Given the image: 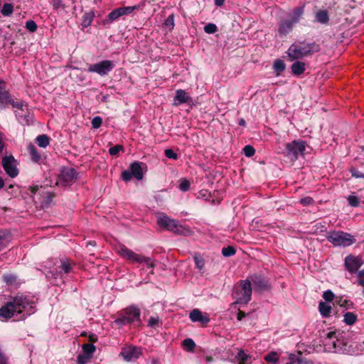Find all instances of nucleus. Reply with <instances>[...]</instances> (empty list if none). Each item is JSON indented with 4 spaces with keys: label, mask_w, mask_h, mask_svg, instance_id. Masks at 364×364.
<instances>
[{
    "label": "nucleus",
    "mask_w": 364,
    "mask_h": 364,
    "mask_svg": "<svg viewBox=\"0 0 364 364\" xmlns=\"http://www.w3.org/2000/svg\"><path fill=\"white\" fill-rule=\"evenodd\" d=\"M34 309L35 302L32 299L23 294H17L0 308V317L8 319L12 318L15 313L24 311H26V315H31L34 313Z\"/></svg>",
    "instance_id": "1"
},
{
    "label": "nucleus",
    "mask_w": 364,
    "mask_h": 364,
    "mask_svg": "<svg viewBox=\"0 0 364 364\" xmlns=\"http://www.w3.org/2000/svg\"><path fill=\"white\" fill-rule=\"evenodd\" d=\"M343 332L329 331L326 334L325 346H328L329 351L336 353H348L350 345L344 339Z\"/></svg>",
    "instance_id": "2"
},
{
    "label": "nucleus",
    "mask_w": 364,
    "mask_h": 364,
    "mask_svg": "<svg viewBox=\"0 0 364 364\" xmlns=\"http://www.w3.org/2000/svg\"><path fill=\"white\" fill-rule=\"evenodd\" d=\"M319 51V46L315 43L306 41L293 43L287 50V55L291 60L303 58Z\"/></svg>",
    "instance_id": "3"
},
{
    "label": "nucleus",
    "mask_w": 364,
    "mask_h": 364,
    "mask_svg": "<svg viewBox=\"0 0 364 364\" xmlns=\"http://www.w3.org/2000/svg\"><path fill=\"white\" fill-rule=\"evenodd\" d=\"M114 323L122 327L126 325H132L135 323H141V310L138 306L132 304L117 313V318Z\"/></svg>",
    "instance_id": "4"
},
{
    "label": "nucleus",
    "mask_w": 364,
    "mask_h": 364,
    "mask_svg": "<svg viewBox=\"0 0 364 364\" xmlns=\"http://www.w3.org/2000/svg\"><path fill=\"white\" fill-rule=\"evenodd\" d=\"M11 101L9 105L12 106L18 121L22 124H32L34 119L33 112L28 104L23 101H14L12 97Z\"/></svg>",
    "instance_id": "5"
},
{
    "label": "nucleus",
    "mask_w": 364,
    "mask_h": 364,
    "mask_svg": "<svg viewBox=\"0 0 364 364\" xmlns=\"http://www.w3.org/2000/svg\"><path fill=\"white\" fill-rule=\"evenodd\" d=\"M309 147L307 143L301 139H294L287 143L283 151L284 155L291 162H295L299 156H304L306 149Z\"/></svg>",
    "instance_id": "6"
},
{
    "label": "nucleus",
    "mask_w": 364,
    "mask_h": 364,
    "mask_svg": "<svg viewBox=\"0 0 364 364\" xmlns=\"http://www.w3.org/2000/svg\"><path fill=\"white\" fill-rule=\"evenodd\" d=\"M252 288L249 279L240 280L235 286L233 296L237 304H247L252 299Z\"/></svg>",
    "instance_id": "7"
},
{
    "label": "nucleus",
    "mask_w": 364,
    "mask_h": 364,
    "mask_svg": "<svg viewBox=\"0 0 364 364\" xmlns=\"http://www.w3.org/2000/svg\"><path fill=\"white\" fill-rule=\"evenodd\" d=\"M304 14V6H298L289 14V18L280 21L278 31L281 35H286L291 32L294 26L299 23Z\"/></svg>",
    "instance_id": "8"
},
{
    "label": "nucleus",
    "mask_w": 364,
    "mask_h": 364,
    "mask_svg": "<svg viewBox=\"0 0 364 364\" xmlns=\"http://www.w3.org/2000/svg\"><path fill=\"white\" fill-rule=\"evenodd\" d=\"M327 240L334 246L348 247L356 241L353 235L343 231H331L326 235Z\"/></svg>",
    "instance_id": "9"
},
{
    "label": "nucleus",
    "mask_w": 364,
    "mask_h": 364,
    "mask_svg": "<svg viewBox=\"0 0 364 364\" xmlns=\"http://www.w3.org/2000/svg\"><path fill=\"white\" fill-rule=\"evenodd\" d=\"M79 178V173L73 168L68 166H62L60 169L58 185L68 186L73 184Z\"/></svg>",
    "instance_id": "10"
},
{
    "label": "nucleus",
    "mask_w": 364,
    "mask_h": 364,
    "mask_svg": "<svg viewBox=\"0 0 364 364\" xmlns=\"http://www.w3.org/2000/svg\"><path fill=\"white\" fill-rule=\"evenodd\" d=\"M114 63L109 60L100 61L89 65L88 72L96 73L100 75H107L114 68Z\"/></svg>",
    "instance_id": "11"
},
{
    "label": "nucleus",
    "mask_w": 364,
    "mask_h": 364,
    "mask_svg": "<svg viewBox=\"0 0 364 364\" xmlns=\"http://www.w3.org/2000/svg\"><path fill=\"white\" fill-rule=\"evenodd\" d=\"M254 285L255 291H268L270 289V284L268 279L262 274H254L248 278Z\"/></svg>",
    "instance_id": "12"
},
{
    "label": "nucleus",
    "mask_w": 364,
    "mask_h": 364,
    "mask_svg": "<svg viewBox=\"0 0 364 364\" xmlns=\"http://www.w3.org/2000/svg\"><path fill=\"white\" fill-rule=\"evenodd\" d=\"M118 252L122 257L130 263H142L143 255L135 253L124 245L119 246Z\"/></svg>",
    "instance_id": "13"
},
{
    "label": "nucleus",
    "mask_w": 364,
    "mask_h": 364,
    "mask_svg": "<svg viewBox=\"0 0 364 364\" xmlns=\"http://www.w3.org/2000/svg\"><path fill=\"white\" fill-rule=\"evenodd\" d=\"M118 252L122 257L130 263H142L143 255L135 253L124 245L119 246Z\"/></svg>",
    "instance_id": "14"
},
{
    "label": "nucleus",
    "mask_w": 364,
    "mask_h": 364,
    "mask_svg": "<svg viewBox=\"0 0 364 364\" xmlns=\"http://www.w3.org/2000/svg\"><path fill=\"white\" fill-rule=\"evenodd\" d=\"M2 166L6 174L11 178H15L18 174L16 161L13 156H6L2 158Z\"/></svg>",
    "instance_id": "15"
},
{
    "label": "nucleus",
    "mask_w": 364,
    "mask_h": 364,
    "mask_svg": "<svg viewBox=\"0 0 364 364\" xmlns=\"http://www.w3.org/2000/svg\"><path fill=\"white\" fill-rule=\"evenodd\" d=\"M363 264L362 258L358 256L348 255L344 260V266L347 271L351 274L358 272L359 268Z\"/></svg>",
    "instance_id": "16"
},
{
    "label": "nucleus",
    "mask_w": 364,
    "mask_h": 364,
    "mask_svg": "<svg viewBox=\"0 0 364 364\" xmlns=\"http://www.w3.org/2000/svg\"><path fill=\"white\" fill-rule=\"evenodd\" d=\"M158 224L161 227H163L166 230L173 232L176 234L179 235L182 232V231L180 229L181 227L178 225V222L176 220L171 219L169 217L166 215L159 217Z\"/></svg>",
    "instance_id": "17"
},
{
    "label": "nucleus",
    "mask_w": 364,
    "mask_h": 364,
    "mask_svg": "<svg viewBox=\"0 0 364 364\" xmlns=\"http://www.w3.org/2000/svg\"><path fill=\"white\" fill-rule=\"evenodd\" d=\"M141 355V348L136 346L123 348L120 353V355L127 362L137 360Z\"/></svg>",
    "instance_id": "18"
},
{
    "label": "nucleus",
    "mask_w": 364,
    "mask_h": 364,
    "mask_svg": "<svg viewBox=\"0 0 364 364\" xmlns=\"http://www.w3.org/2000/svg\"><path fill=\"white\" fill-rule=\"evenodd\" d=\"M189 318L193 322H199L203 326H206L210 319L206 313H203L200 310L195 309L191 311Z\"/></svg>",
    "instance_id": "19"
},
{
    "label": "nucleus",
    "mask_w": 364,
    "mask_h": 364,
    "mask_svg": "<svg viewBox=\"0 0 364 364\" xmlns=\"http://www.w3.org/2000/svg\"><path fill=\"white\" fill-rule=\"evenodd\" d=\"M11 100V95L6 90V82L0 79V106L7 107Z\"/></svg>",
    "instance_id": "20"
},
{
    "label": "nucleus",
    "mask_w": 364,
    "mask_h": 364,
    "mask_svg": "<svg viewBox=\"0 0 364 364\" xmlns=\"http://www.w3.org/2000/svg\"><path fill=\"white\" fill-rule=\"evenodd\" d=\"M191 100V97L183 90H177L176 95L173 99V105L178 106L179 105L187 103Z\"/></svg>",
    "instance_id": "21"
},
{
    "label": "nucleus",
    "mask_w": 364,
    "mask_h": 364,
    "mask_svg": "<svg viewBox=\"0 0 364 364\" xmlns=\"http://www.w3.org/2000/svg\"><path fill=\"white\" fill-rule=\"evenodd\" d=\"M145 164L144 163L134 161L130 165V171L133 176L137 180H141L143 178V171L141 166Z\"/></svg>",
    "instance_id": "22"
},
{
    "label": "nucleus",
    "mask_w": 364,
    "mask_h": 364,
    "mask_svg": "<svg viewBox=\"0 0 364 364\" xmlns=\"http://www.w3.org/2000/svg\"><path fill=\"white\" fill-rule=\"evenodd\" d=\"M27 150L32 161L40 164L42 160V156L41 154L38 152L36 147L33 144H30L27 147Z\"/></svg>",
    "instance_id": "23"
},
{
    "label": "nucleus",
    "mask_w": 364,
    "mask_h": 364,
    "mask_svg": "<svg viewBox=\"0 0 364 364\" xmlns=\"http://www.w3.org/2000/svg\"><path fill=\"white\" fill-rule=\"evenodd\" d=\"M10 240V232L8 230H0V251L7 246Z\"/></svg>",
    "instance_id": "24"
},
{
    "label": "nucleus",
    "mask_w": 364,
    "mask_h": 364,
    "mask_svg": "<svg viewBox=\"0 0 364 364\" xmlns=\"http://www.w3.org/2000/svg\"><path fill=\"white\" fill-rule=\"evenodd\" d=\"M251 356L246 354L243 350H240L235 357V363L237 364H250Z\"/></svg>",
    "instance_id": "25"
},
{
    "label": "nucleus",
    "mask_w": 364,
    "mask_h": 364,
    "mask_svg": "<svg viewBox=\"0 0 364 364\" xmlns=\"http://www.w3.org/2000/svg\"><path fill=\"white\" fill-rule=\"evenodd\" d=\"M305 63L301 61H296L291 66V72L294 75L299 76L303 74L306 70Z\"/></svg>",
    "instance_id": "26"
},
{
    "label": "nucleus",
    "mask_w": 364,
    "mask_h": 364,
    "mask_svg": "<svg viewBox=\"0 0 364 364\" xmlns=\"http://www.w3.org/2000/svg\"><path fill=\"white\" fill-rule=\"evenodd\" d=\"M145 7V1H142L138 4L133 6H124L120 7L122 10V15H128L133 12L135 10H141Z\"/></svg>",
    "instance_id": "27"
},
{
    "label": "nucleus",
    "mask_w": 364,
    "mask_h": 364,
    "mask_svg": "<svg viewBox=\"0 0 364 364\" xmlns=\"http://www.w3.org/2000/svg\"><path fill=\"white\" fill-rule=\"evenodd\" d=\"M316 21L320 23L326 24L329 21L328 13L326 10H320L316 13Z\"/></svg>",
    "instance_id": "28"
},
{
    "label": "nucleus",
    "mask_w": 364,
    "mask_h": 364,
    "mask_svg": "<svg viewBox=\"0 0 364 364\" xmlns=\"http://www.w3.org/2000/svg\"><path fill=\"white\" fill-rule=\"evenodd\" d=\"M318 310L323 317H328L331 313V306L326 302L321 301L318 304Z\"/></svg>",
    "instance_id": "29"
},
{
    "label": "nucleus",
    "mask_w": 364,
    "mask_h": 364,
    "mask_svg": "<svg viewBox=\"0 0 364 364\" xmlns=\"http://www.w3.org/2000/svg\"><path fill=\"white\" fill-rule=\"evenodd\" d=\"M83 354L92 358L93 353L96 350V347L92 343H85L82 346Z\"/></svg>",
    "instance_id": "30"
},
{
    "label": "nucleus",
    "mask_w": 364,
    "mask_h": 364,
    "mask_svg": "<svg viewBox=\"0 0 364 364\" xmlns=\"http://www.w3.org/2000/svg\"><path fill=\"white\" fill-rule=\"evenodd\" d=\"M273 68L279 75L282 72L285 70L286 65L282 60L277 59L274 62Z\"/></svg>",
    "instance_id": "31"
},
{
    "label": "nucleus",
    "mask_w": 364,
    "mask_h": 364,
    "mask_svg": "<svg viewBox=\"0 0 364 364\" xmlns=\"http://www.w3.org/2000/svg\"><path fill=\"white\" fill-rule=\"evenodd\" d=\"M279 355L275 351H272L264 356V360L267 363L276 364L279 360Z\"/></svg>",
    "instance_id": "32"
},
{
    "label": "nucleus",
    "mask_w": 364,
    "mask_h": 364,
    "mask_svg": "<svg viewBox=\"0 0 364 364\" xmlns=\"http://www.w3.org/2000/svg\"><path fill=\"white\" fill-rule=\"evenodd\" d=\"M357 321V315L353 312H347L344 314V322L347 325H353Z\"/></svg>",
    "instance_id": "33"
},
{
    "label": "nucleus",
    "mask_w": 364,
    "mask_h": 364,
    "mask_svg": "<svg viewBox=\"0 0 364 364\" xmlns=\"http://www.w3.org/2000/svg\"><path fill=\"white\" fill-rule=\"evenodd\" d=\"M193 259H194L196 266L198 269L201 270L204 268L205 259L200 255L196 253L194 255Z\"/></svg>",
    "instance_id": "34"
},
{
    "label": "nucleus",
    "mask_w": 364,
    "mask_h": 364,
    "mask_svg": "<svg viewBox=\"0 0 364 364\" xmlns=\"http://www.w3.org/2000/svg\"><path fill=\"white\" fill-rule=\"evenodd\" d=\"M94 18L93 12H89L85 14L82 17V25L83 27H87L91 25Z\"/></svg>",
    "instance_id": "35"
},
{
    "label": "nucleus",
    "mask_w": 364,
    "mask_h": 364,
    "mask_svg": "<svg viewBox=\"0 0 364 364\" xmlns=\"http://www.w3.org/2000/svg\"><path fill=\"white\" fill-rule=\"evenodd\" d=\"M336 304L340 306L345 308L346 309H353L354 304L353 301L347 299H343L340 298L338 300H336Z\"/></svg>",
    "instance_id": "36"
},
{
    "label": "nucleus",
    "mask_w": 364,
    "mask_h": 364,
    "mask_svg": "<svg viewBox=\"0 0 364 364\" xmlns=\"http://www.w3.org/2000/svg\"><path fill=\"white\" fill-rule=\"evenodd\" d=\"M14 11V6L12 4L10 3H6L3 5V7L1 9V14L4 16H9L12 14Z\"/></svg>",
    "instance_id": "37"
},
{
    "label": "nucleus",
    "mask_w": 364,
    "mask_h": 364,
    "mask_svg": "<svg viewBox=\"0 0 364 364\" xmlns=\"http://www.w3.org/2000/svg\"><path fill=\"white\" fill-rule=\"evenodd\" d=\"M183 346L188 351H193L196 347V343L191 338H186L183 341Z\"/></svg>",
    "instance_id": "38"
},
{
    "label": "nucleus",
    "mask_w": 364,
    "mask_h": 364,
    "mask_svg": "<svg viewBox=\"0 0 364 364\" xmlns=\"http://www.w3.org/2000/svg\"><path fill=\"white\" fill-rule=\"evenodd\" d=\"M123 15L122 13L121 8H117V9L113 10L112 11H111L109 14L108 17L111 21H113L118 19L119 17H121Z\"/></svg>",
    "instance_id": "39"
},
{
    "label": "nucleus",
    "mask_w": 364,
    "mask_h": 364,
    "mask_svg": "<svg viewBox=\"0 0 364 364\" xmlns=\"http://www.w3.org/2000/svg\"><path fill=\"white\" fill-rule=\"evenodd\" d=\"M236 253V250L232 246L224 247L222 249V254L224 257H231L235 255Z\"/></svg>",
    "instance_id": "40"
},
{
    "label": "nucleus",
    "mask_w": 364,
    "mask_h": 364,
    "mask_svg": "<svg viewBox=\"0 0 364 364\" xmlns=\"http://www.w3.org/2000/svg\"><path fill=\"white\" fill-rule=\"evenodd\" d=\"M347 200L348 204L351 207H358L360 205V199L358 197L354 195H350L347 197Z\"/></svg>",
    "instance_id": "41"
},
{
    "label": "nucleus",
    "mask_w": 364,
    "mask_h": 364,
    "mask_svg": "<svg viewBox=\"0 0 364 364\" xmlns=\"http://www.w3.org/2000/svg\"><path fill=\"white\" fill-rule=\"evenodd\" d=\"M52 5L53 9L58 10H64L67 6L64 4V0H52Z\"/></svg>",
    "instance_id": "42"
},
{
    "label": "nucleus",
    "mask_w": 364,
    "mask_h": 364,
    "mask_svg": "<svg viewBox=\"0 0 364 364\" xmlns=\"http://www.w3.org/2000/svg\"><path fill=\"white\" fill-rule=\"evenodd\" d=\"M218 31V27L215 24L209 23L204 26V31L206 33H215Z\"/></svg>",
    "instance_id": "43"
},
{
    "label": "nucleus",
    "mask_w": 364,
    "mask_h": 364,
    "mask_svg": "<svg viewBox=\"0 0 364 364\" xmlns=\"http://www.w3.org/2000/svg\"><path fill=\"white\" fill-rule=\"evenodd\" d=\"M3 279L7 284L11 285L16 281L17 277L12 274H6L3 276Z\"/></svg>",
    "instance_id": "44"
},
{
    "label": "nucleus",
    "mask_w": 364,
    "mask_h": 364,
    "mask_svg": "<svg viewBox=\"0 0 364 364\" xmlns=\"http://www.w3.org/2000/svg\"><path fill=\"white\" fill-rule=\"evenodd\" d=\"M243 153L247 157H251L255 155V148L251 145H246L243 148Z\"/></svg>",
    "instance_id": "45"
},
{
    "label": "nucleus",
    "mask_w": 364,
    "mask_h": 364,
    "mask_svg": "<svg viewBox=\"0 0 364 364\" xmlns=\"http://www.w3.org/2000/svg\"><path fill=\"white\" fill-rule=\"evenodd\" d=\"M191 183L188 180L183 178L179 184V189L182 191H187L189 190Z\"/></svg>",
    "instance_id": "46"
},
{
    "label": "nucleus",
    "mask_w": 364,
    "mask_h": 364,
    "mask_svg": "<svg viewBox=\"0 0 364 364\" xmlns=\"http://www.w3.org/2000/svg\"><path fill=\"white\" fill-rule=\"evenodd\" d=\"M124 149V147L122 145L117 144L115 145L109 149V153L111 156H117L119 152Z\"/></svg>",
    "instance_id": "47"
},
{
    "label": "nucleus",
    "mask_w": 364,
    "mask_h": 364,
    "mask_svg": "<svg viewBox=\"0 0 364 364\" xmlns=\"http://www.w3.org/2000/svg\"><path fill=\"white\" fill-rule=\"evenodd\" d=\"M92 358L83 353L77 356V364H86Z\"/></svg>",
    "instance_id": "48"
},
{
    "label": "nucleus",
    "mask_w": 364,
    "mask_h": 364,
    "mask_svg": "<svg viewBox=\"0 0 364 364\" xmlns=\"http://www.w3.org/2000/svg\"><path fill=\"white\" fill-rule=\"evenodd\" d=\"M335 295L331 290H326L323 294V298L327 301L331 302L334 299Z\"/></svg>",
    "instance_id": "49"
},
{
    "label": "nucleus",
    "mask_w": 364,
    "mask_h": 364,
    "mask_svg": "<svg viewBox=\"0 0 364 364\" xmlns=\"http://www.w3.org/2000/svg\"><path fill=\"white\" fill-rule=\"evenodd\" d=\"M26 28L31 32H35L37 30V24L34 21L30 20L26 21Z\"/></svg>",
    "instance_id": "50"
},
{
    "label": "nucleus",
    "mask_w": 364,
    "mask_h": 364,
    "mask_svg": "<svg viewBox=\"0 0 364 364\" xmlns=\"http://www.w3.org/2000/svg\"><path fill=\"white\" fill-rule=\"evenodd\" d=\"M132 176L131 171L129 170H124L121 173V178L125 182L129 181Z\"/></svg>",
    "instance_id": "51"
},
{
    "label": "nucleus",
    "mask_w": 364,
    "mask_h": 364,
    "mask_svg": "<svg viewBox=\"0 0 364 364\" xmlns=\"http://www.w3.org/2000/svg\"><path fill=\"white\" fill-rule=\"evenodd\" d=\"M37 144L42 148H46L49 144V138H36Z\"/></svg>",
    "instance_id": "52"
},
{
    "label": "nucleus",
    "mask_w": 364,
    "mask_h": 364,
    "mask_svg": "<svg viewBox=\"0 0 364 364\" xmlns=\"http://www.w3.org/2000/svg\"><path fill=\"white\" fill-rule=\"evenodd\" d=\"M60 268H61V270L63 271V272L65 274L70 273L73 269V267H72L70 263L68 262H62L61 265H60Z\"/></svg>",
    "instance_id": "53"
},
{
    "label": "nucleus",
    "mask_w": 364,
    "mask_h": 364,
    "mask_svg": "<svg viewBox=\"0 0 364 364\" xmlns=\"http://www.w3.org/2000/svg\"><path fill=\"white\" fill-rule=\"evenodd\" d=\"M160 323L161 322L159 318L151 317L149 320V326L152 328L158 327Z\"/></svg>",
    "instance_id": "54"
},
{
    "label": "nucleus",
    "mask_w": 364,
    "mask_h": 364,
    "mask_svg": "<svg viewBox=\"0 0 364 364\" xmlns=\"http://www.w3.org/2000/svg\"><path fill=\"white\" fill-rule=\"evenodd\" d=\"M102 122V119L101 117H95L92 119L91 123H92V127L97 129L101 126Z\"/></svg>",
    "instance_id": "55"
},
{
    "label": "nucleus",
    "mask_w": 364,
    "mask_h": 364,
    "mask_svg": "<svg viewBox=\"0 0 364 364\" xmlns=\"http://www.w3.org/2000/svg\"><path fill=\"white\" fill-rule=\"evenodd\" d=\"M165 156L168 159H177L178 155L171 149L165 150Z\"/></svg>",
    "instance_id": "56"
},
{
    "label": "nucleus",
    "mask_w": 364,
    "mask_h": 364,
    "mask_svg": "<svg viewBox=\"0 0 364 364\" xmlns=\"http://www.w3.org/2000/svg\"><path fill=\"white\" fill-rule=\"evenodd\" d=\"M142 263H145L148 268H154L155 267L154 262L150 257L143 255Z\"/></svg>",
    "instance_id": "57"
},
{
    "label": "nucleus",
    "mask_w": 364,
    "mask_h": 364,
    "mask_svg": "<svg viewBox=\"0 0 364 364\" xmlns=\"http://www.w3.org/2000/svg\"><path fill=\"white\" fill-rule=\"evenodd\" d=\"M55 197V195L54 193H48L44 199L45 203L46 204H50Z\"/></svg>",
    "instance_id": "58"
},
{
    "label": "nucleus",
    "mask_w": 364,
    "mask_h": 364,
    "mask_svg": "<svg viewBox=\"0 0 364 364\" xmlns=\"http://www.w3.org/2000/svg\"><path fill=\"white\" fill-rule=\"evenodd\" d=\"M300 203L302 205H308L313 204L314 200L311 197H305V198L301 199Z\"/></svg>",
    "instance_id": "59"
},
{
    "label": "nucleus",
    "mask_w": 364,
    "mask_h": 364,
    "mask_svg": "<svg viewBox=\"0 0 364 364\" xmlns=\"http://www.w3.org/2000/svg\"><path fill=\"white\" fill-rule=\"evenodd\" d=\"M352 176L355 178H364V173H361L358 170H356L355 168L351 170Z\"/></svg>",
    "instance_id": "60"
},
{
    "label": "nucleus",
    "mask_w": 364,
    "mask_h": 364,
    "mask_svg": "<svg viewBox=\"0 0 364 364\" xmlns=\"http://www.w3.org/2000/svg\"><path fill=\"white\" fill-rule=\"evenodd\" d=\"M89 341L93 344V343H96L97 341V336L95 333H91L88 336Z\"/></svg>",
    "instance_id": "61"
},
{
    "label": "nucleus",
    "mask_w": 364,
    "mask_h": 364,
    "mask_svg": "<svg viewBox=\"0 0 364 364\" xmlns=\"http://www.w3.org/2000/svg\"><path fill=\"white\" fill-rule=\"evenodd\" d=\"M246 314L244 311L239 310L237 314V318L238 321H242L245 317Z\"/></svg>",
    "instance_id": "62"
},
{
    "label": "nucleus",
    "mask_w": 364,
    "mask_h": 364,
    "mask_svg": "<svg viewBox=\"0 0 364 364\" xmlns=\"http://www.w3.org/2000/svg\"><path fill=\"white\" fill-rule=\"evenodd\" d=\"M166 24L167 26H173V16L171 15L168 17V18L166 21Z\"/></svg>",
    "instance_id": "63"
},
{
    "label": "nucleus",
    "mask_w": 364,
    "mask_h": 364,
    "mask_svg": "<svg viewBox=\"0 0 364 364\" xmlns=\"http://www.w3.org/2000/svg\"><path fill=\"white\" fill-rule=\"evenodd\" d=\"M8 360L6 356L0 351V364H7Z\"/></svg>",
    "instance_id": "64"
}]
</instances>
